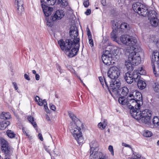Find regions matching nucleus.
<instances>
[{
	"label": "nucleus",
	"mask_w": 159,
	"mask_h": 159,
	"mask_svg": "<svg viewBox=\"0 0 159 159\" xmlns=\"http://www.w3.org/2000/svg\"><path fill=\"white\" fill-rule=\"evenodd\" d=\"M68 113L72 120L69 126L70 130L78 143L80 145L84 141L81 131L83 124L72 112H68Z\"/></svg>",
	"instance_id": "obj_1"
},
{
	"label": "nucleus",
	"mask_w": 159,
	"mask_h": 159,
	"mask_svg": "<svg viewBox=\"0 0 159 159\" xmlns=\"http://www.w3.org/2000/svg\"><path fill=\"white\" fill-rule=\"evenodd\" d=\"M127 106L130 109V113L137 111L140 109L143 105V98L141 93L139 91H134L129 95L127 102Z\"/></svg>",
	"instance_id": "obj_2"
},
{
	"label": "nucleus",
	"mask_w": 159,
	"mask_h": 159,
	"mask_svg": "<svg viewBox=\"0 0 159 159\" xmlns=\"http://www.w3.org/2000/svg\"><path fill=\"white\" fill-rule=\"evenodd\" d=\"M69 34L71 38H73L74 37V47L73 48L71 51H69L67 52L66 54L68 56L70 57H72L76 55L79 51L80 47L79 43L80 39L79 37H78V32L77 30V28L75 27H71L69 32Z\"/></svg>",
	"instance_id": "obj_3"
},
{
	"label": "nucleus",
	"mask_w": 159,
	"mask_h": 159,
	"mask_svg": "<svg viewBox=\"0 0 159 159\" xmlns=\"http://www.w3.org/2000/svg\"><path fill=\"white\" fill-rule=\"evenodd\" d=\"M152 113L151 111L148 109H145L142 112L139 109L137 111L132 112L131 116L139 122L146 124L150 121Z\"/></svg>",
	"instance_id": "obj_4"
},
{
	"label": "nucleus",
	"mask_w": 159,
	"mask_h": 159,
	"mask_svg": "<svg viewBox=\"0 0 159 159\" xmlns=\"http://www.w3.org/2000/svg\"><path fill=\"white\" fill-rule=\"evenodd\" d=\"M104 82L105 86L109 89L112 96L114 98L118 97L120 94V83L118 79L112 80L110 83V86L108 87V84L104 79Z\"/></svg>",
	"instance_id": "obj_5"
},
{
	"label": "nucleus",
	"mask_w": 159,
	"mask_h": 159,
	"mask_svg": "<svg viewBox=\"0 0 159 159\" xmlns=\"http://www.w3.org/2000/svg\"><path fill=\"white\" fill-rule=\"evenodd\" d=\"M132 49L134 52L129 53L128 57V61L133 63V65H138L141 61L140 56L142 53V49L139 46L134 47Z\"/></svg>",
	"instance_id": "obj_6"
},
{
	"label": "nucleus",
	"mask_w": 159,
	"mask_h": 159,
	"mask_svg": "<svg viewBox=\"0 0 159 159\" xmlns=\"http://www.w3.org/2000/svg\"><path fill=\"white\" fill-rule=\"evenodd\" d=\"M151 62L153 72L156 76L159 74V52L155 51L153 52L151 58Z\"/></svg>",
	"instance_id": "obj_7"
},
{
	"label": "nucleus",
	"mask_w": 159,
	"mask_h": 159,
	"mask_svg": "<svg viewBox=\"0 0 159 159\" xmlns=\"http://www.w3.org/2000/svg\"><path fill=\"white\" fill-rule=\"evenodd\" d=\"M74 37L71 38V39H68L64 41L63 40H60L58 41V44L61 49L63 51H65L66 53L68 52L72 47L74 46ZM75 41V40H74Z\"/></svg>",
	"instance_id": "obj_8"
},
{
	"label": "nucleus",
	"mask_w": 159,
	"mask_h": 159,
	"mask_svg": "<svg viewBox=\"0 0 159 159\" xmlns=\"http://www.w3.org/2000/svg\"><path fill=\"white\" fill-rule=\"evenodd\" d=\"M120 40L124 44L131 47L133 48L134 47L137 46L136 39L133 37L127 35H123L120 37Z\"/></svg>",
	"instance_id": "obj_9"
},
{
	"label": "nucleus",
	"mask_w": 159,
	"mask_h": 159,
	"mask_svg": "<svg viewBox=\"0 0 159 159\" xmlns=\"http://www.w3.org/2000/svg\"><path fill=\"white\" fill-rule=\"evenodd\" d=\"M134 11L139 14L143 16H146L148 15V11L147 7L140 2H137L133 5Z\"/></svg>",
	"instance_id": "obj_10"
},
{
	"label": "nucleus",
	"mask_w": 159,
	"mask_h": 159,
	"mask_svg": "<svg viewBox=\"0 0 159 159\" xmlns=\"http://www.w3.org/2000/svg\"><path fill=\"white\" fill-rule=\"evenodd\" d=\"M64 12L62 10L57 11L54 16H51L50 19L47 18V25L49 27H52L53 25V21L61 19L64 16Z\"/></svg>",
	"instance_id": "obj_11"
},
{
	"label": "nucleus",
	"mask_w": 159,
	"mask_h": 159,
	"mask_svg": "<svg viewBox=\"0 0 159 159\" xmlns=\"http://www.w3.org/2000/svg\"><path fill=\"white\" fill-rule=\"evenodd\" d=\"M114 56L115 55H112L111 52L108 50L106 51L102 56V60L104 64L109 66L112 64V63H114L113 61Z\"/></svg>",
	"instance_id": "obj_12"
},
{
	"label": "nucleus",
	"mask_w": 159,
	"mask_h": 159,
	"mask_svg": "<svg viewBox=\"0 0 159 159\" xmlns=\"http://www.w3.org/2000/svg\"><path fill=\"white\" fill-rule=\"evenodd\" d=\"M120 75L119 69L116 66L111 67L107 72L108 76L113 80L117 79Z\"/></svg>",
	"instance_id": "obj_13"
},
{
	"label": "nucleus",
	"mask_w": 159,
	"mask_h": 159,
	"mask_svg": "<svg viewBox=\"0 0 159 159\" xmlns=\"http://www.w3.org/2000/svg\"><path fill=\"white\" fill-rule=\"evenodd\" d=\"M1 143L2 152L6 155L5 156H7V157H8L11 154L12 152L11 149L9 146L8 143L4 139H2L1 140Z\"/></svg>",
	"instance_id": "obj_14"
},
{
	"label": "nucleus",
	"mask_w": 159,
	"mask_h": 159,
	"mask_svg": "<svg viewBox=\"0 0 159 159\" xmlns=\"http://www.w3.org/2000/svg\"><path fill=\"white\" fill-rule=\"evenodd\" d=\"M43 4L44 3L42 4V8L45 16V19L47 20V18L50 19L51 18V16L50 17V16L53 11V8L45 5H43Z\"/></svg>",
	"instance_id": "obj_15"
},
{
	"label": "nucleus",
	"mask_w": 159,
	"mask_h": 159,
	"mask_svg": "<svg viewBox=\"0 0 159 159\" xmlns=\"http://www.w3.org/2000/svg\"><path fill=\"white\" fill-rule=\"evenodd\" d=\"M98 143L95 141H92L90 143V154H92L94 157V155L97 152H100L97 151L98 150Z\"/></svg>",
	"instance_id": "obj_16"
},
{
	"label": "nucleus",
	"mask_w": 159,
	"mask_h": 159,
	"mask_svg": "<svg viewBox=\"0 0 159 159\" xmlns=\"http://www.w3.org/2000/svg\"><path fill=\"white\" fill-rule=\"evenodd\" d=\"M124 78L125 80L128 84H132L134 80L132 75L129 72H128L125 74Z\"/></svg>",
	"instance_id": "obj_17"
},
{
	"label": "nucleus",
	"mask_w": 159,
	"mask_h": 159,
	"mask_svg": "<svg viewBox=\"0 0 159 159\" xmlns=\"http://www.w3.org/2000/svg\"><path fill=\"white\" fill-rule=\"evenodd\" d=\"M90 159H105V156L102 152H96L94 156L91 154Z\"/></svg>",
	"instance_id": "obj_18"
},
{
	"label": "nucleus",
	"mask_w": 159,
	"mask_h": 159,
	"mask_svg": "<svg viewBox=\"0 0 159 159\" xmlns=\"http://www.w3.org/2000/svg\"><path fill=\"white\" fill-rule=\"evenodd\" d=\"M148 20L157 17L158 15L156 11L154 10H152L148 12Z\"/></svg>",
	"instance_id": "obj_19"
},
{
	"label": "nucleus",
	"mask_w": 159,
	"mask_h": 159,
	"mask_svg": "<svg viewBox=\"0 0 159 159\" xmlns=\"http://www.w3.org/2000/svg\"><path fill=\"white\" fill-rule=\"evenodd\" d=\"M120 94L119 96L124 97L126 96L129 92V90L126 87H124L120 89Z\"/></svg>",
	"instance_id": "obj_20"
},
{
	"label": "nucleus",
	"mask_w": 159,
	"mask_h": 159,
	"mask_svg": "<svg viewBox=\"0 0 159 159\" xmlns=\"http://www.w3.org/2000/svg\"><path fill=\"white\" fill-rule=\"evenodd\" d=\"M119 30H117L116 29H113V31L111 33V38L114 39V40L118 42L117 39V35H118V33H120Z\"/></svg>",
	"instance_id": "obj_21"
},
{
	"label": "nucleus",
	"mask_w": 159,
	"mask_h": 159,
	"mask_svg": "<svg viewBox=\"0 0 159 159\" xmlns=\"http://www.w3.org/2000/svg\"><path fill=\"white\" fill-rule=\"evenodd\" d=\"M129 25L126 23H122L119 28V32H121V33L124 32L125 30L128 29Z\"/></svg>",
	"instance_id": "obj_22"
},
{
	"label": "nucleus",
	"mask_w": 159,
	"mask_h": 159,
	"mask_svg": "<svg viewBox=\"0 0 159 159\" xmlns=\"http://www.w3.org/2000/svg\"><path fill=\"white\" fill-rule=\"evenodd\" d=\"M56 0H41V2L42 3L41 5L43 3H44L43 5H54L56 2Z\"/></svg>",
	"instance_id": "obj_23"
},
{
	"label": "nucleus",
	"mask_w": 159,
	"mask_h": 159,
	"mask_svg": "<svg viewBox=\"0 0 159 159\" xmlns=\"http://www.w3.org/2000/svg\"><path fill=\"white\" fill-rule=\"evenodd\" d=\"M10 121L4 120L0 123V129L3 130L5 129L8 126L10 125Z\"/></svg>",
	"instance_id": "obj_24"
},
{
	"label": "nucleus",
	"mask_w": 159,
	"mask_h": 159,
	"mask_svg": "<svg viewBox=\"0 0 159 159\" xmlns=\"http://www.w3.org/2000/svg\"><path fill=\"white\" fill-rule=\"evenodd\" d=\"M137 82L138 87L140 89H144L146 86L145 82L142 80H140Z\"/></svg>",
	"instance_id": "obj_25"
},
{
	"label": "nucleus",
	"mask_w": 159,
	"mask_h": 159,
	"mask_svg": "<svg viewBox=\"0 0 159 159\" xmlns=\"http://www.w3.org/2000/svg\"><path fill=\"white\" fill-rule=\"evenodd\" d=\"M132 75L133 80H134L135 82H137L140 80V76L137 70H134Z\"/></svg>",
	"instance_id": "obj_26"
},
{
	"label": "nucleus",
	"mask_w": 159,
	"mask_h": 159,
	"mask_svg": "<svg viewBox=\"0 0 159 159\" xmlns=\"http://www.w3.org/2000/svg\"><path fill=\"white\" fill-rule=\"evenodd\" d=\"M107 124V120H104L103 121L99 123L98 125V126L100 129L103 130L105 128Z\"/></svg>",
	"instance_id": "obj_27"
},
{
	"label": "nucleus",
	"mask_w": 159,
	"mask_h": 159,
	"mask_svg": "<svg viewBox=\"0 0 159 159\" xmlns=\"http://www.w3.org/2000/svg\"><path fill=\"white\" fill-rule=\"evenodd\" d=\"M0 118L3 120L9 119L10 118V115L9 113L2 112L0 115Z\"/></svg>",
	"instance_id": "obj_28"
},
{
	"label": "nucleus",
	"mask_w": 159,
	"mask_h": 159,
	"mask_svg": "<svg viewBox=\"0 0 159 159\" xmlns=\"http://www.w3.org/2000/svg\"><path fill=\"white\" fill-rule=\"evenodd\" d=\"M16 8H17V12L18 14L21 15L24 11L23 7L22 6V2H20V7Z\"/></svg>",
	"instance_id": "obj_29"
},
{
	"label": "nucleus",
	"mask_w": 159,
	"mask_h": 159,
	"mask_svg": "<svg viewBox=\"0 0 159 159\" xmlns=\"http://www.w3.org/2000/svg\"><path fill=\"white\" fill-rule=\"evenodd\" d=\"M124 97H123L121 96L118 99V102L120 103L122 105H127V102H127V99H125Z\"/></svg>",
	"instance_id": "obj_30"
},
{
	"label": "nucleus",
	"mask_w": 159,
	"mask_h": 159,
	"mask_svg": "<svg viewBox=\"0 0 159 159\" xmlns=\"http://www.w3.org/2000/svg\"><path fill=\"white\" fill-rule=\"evenodd\" d=\"M124 97H123L121 96L118 99V102L120 103L122 105H127V102H127V99H125Z\"/></svg>",
	"instance_id": "obj_31"
},
{
	"label": "nucleus",
	"mask_w": 159,
	"mask_h": 159,
	"mask_svg": "<svg viewBox=\"0 0 159 159\" xmlns=\"http://www.w3.org/2000/svg\"><path fill=\"white\" fill-rule=\"evenodd\" d=\"M133 63L129 61V62H126L125 66L126 69L129 71H132L133 70Z\"/></svg>",
	"instance_id": "obj_32"
},
{
	"label": "nucleus",
	"mask_w": 159,
	"mask_h": 159,
	"mask_svg": "<svg viewBox=\"0 0 159 159\" xmlns=\"http://www.w3.org/2000/svg\"><path fill=\"white\" fill-rule=\"evenodd\" d=\"M152 122L155 126L157 127L159 125V118L157 116L153 117Z\"/></svg>",
	"instance_id": "obj_33"
},
{
	"label": "nucleus",
	"mask_w": 159,
	"mask_h": 159,
	"mask_svg": "<svg viewBox=\"0 0 159 159\" xmlns=\"http://www.w3.org/2000/svg\"><path fill=\"white\" fill-rule=\"evenodd\" d=\"M7 135L10 138H12L15 137L16 134L14 132L10 130H8L7 131Z\"/></svg>",
	"instance_id": "obj_34"
},
{
	"label": "nucleus",
	"mask_w": 159,
	"mask_h": 159,
	"mask_svg": "<svg viewBox=\"0 0 159 159\" xmlns=\"http://www.w3.org/2000/svg\"><path fill=\"white\" fill-rule=\"evenodd\" d=\"M58 2L62 7L67 6L68 5V2L66 0H58Z\"/></svg>",
	"instance_id": "obj_35"
},
{
	"label": "nucleus",
	"mask_w": 159,
	"mask_h": 159,
	"mask_svg": "<svg viewBox=\"0 0 159 159\" xmlns=\"http://www.w3.org/2000/svg\"><path fill=\"white\" fill-rule=\"evenodd\" d=\"M28 119V120L33 125L34 127H35L37 126L36 123L34 122V118L33 117L31 116H29Z\"/></svg>",
	"instance_id": "obj_36"
},
{
	"label": "nucleus",
	"mask_w": 159,
	"mask_h": 159,
	"mask_svg": "<svg viewBox=\"0 0 159 159\" xmlns=\"http://www.w3.org/2000/svg\"><path fill=\"white\" fill-rule=\"evenodd\" d=\"M143 135L146 137H150L152 135V133L151 131L146 130L144 131Z\"/></svg>",
	"instance_id": "obj_37"
},
{
	"label": "nucleus",
	"mask_w": 159,
	"mask_h": 159,
	"mask_svg": "<svg viewBox=\"0 0 159 159\" xmlns=\"http://www.w3.org/2000/svg\"><path fill=\"white\" fill-rule=\"evenodd\" d=\"M137 70L139 75H144L146 73V71L143 67H141Z\"/></svg>",
	"instance_id": "obj_38"
},
{
	"label": "nucleus",
	"mask_w": 159,
	"mask_h": 159,
	"mask_svg": "<svg viewBox=\"0 0 159 159\" xmlns=\"http://www.w3.org/2000/svg\"><path fill=\"white\" fill-rule=\"evenodd\" d=\"M21 2H22V6H23V2L22 0H15V5L16 7H20Z\"/></svg>",
	"instance_id": "obj_39"
},
{
	"label": "nucleus",
	"mask_w": 159,
	"mask_h": 159,
	"mask_svg": "<svg viewBox=\"0 0 159 159\" xmlns=\"http://www.w3.org/2000/svg\"><path fill=\"white\" fill-rule=\"evenodd\" d=\"M38 104L40 106H42L46 103V100L45 99L42 100L40 98V100H39L38 102Z\"/></svg>",
	"instance_id": "obj_40"
},
{
	"label": "nucleus",
	"mask_w": 159,
	"mask_h": 159,
	"mask_svg": "<svg viewBox=\"0 0 159 159\" xmlns=\"http://www.w3.org/2000/svg\"><path fill=\"white\" fill-rule=\"evenodd\" d=\"M89 39V44L90 45V46L91 47H93V40L92 39V37H89V38H88Z\"/></svg>",
	"instance_id": "obj_41"
},
{
	"label": "nucleus",
	"mask_w": 159,
	"mask_h": 159,
	"mask_svg": "<svg viewBox=\"0 0 159 159\" xmlns=\"http://www.w3.org/2000/svg\"><path fill=\"white\" fill-rule=\"evenodd\" d=\"M113 26L114 27L113 29H116L117 30H119V28H118V23L114 21L113 23Z\"/></svg>",
	"instance_id": "obj_42"
},
{
	"label": "nucleus",
	"mask_w": 159,
	"mask_h": 159,
	"mask_svg": "<svg viewBox=\"0 0 159 159\" xmlns=\"http://www.w3.org/2000/svg\"><path fill=\"white\" fill-rule=\"evenodd\" d=\"M22 130L23 133L25 134L27 136H28V138H30V136L29 134V132H27V130L25 129L24 128H22Z\"/></svg>",
	"instance_id": "obj_43"
},
{
	"label": "nucleus",
	"mask_w": 159,
	"mask_h": 159,
	"mask_svg": "<svg viewBox=\"0 0 159 159\" xmlns=\"http://www.w3.org/2000/svg\"><path fill=\"white\" fill-rule=\"evenodd\" d=\"M83 4L85 7H88L89 5V0H84Z\"/></svg>",
	"instance_id": "obj_44"
},
{
	"label": "nucleus",
	"mask_w": 159,
	"mask_h": 159,
	"mask_svg": "<svg viewBox=\"0 0 159 159\" xmlns=\"http://www.w3.org/2000/svg\"><path fill=\"white\" fill-rule=\"evenodd\" d=\"M44 148L45 150L50 154V151L52 150L49 146H45Z\"/></svg>",
	"instance_id": "obj_45"
},
{
	"label": "nucleus",
	"mask_w": 159,
	"mask_h": 159,
	"mask_svg": "<svg viewBox=\"0 0 159 159\" xmlns=\"http://www.w3.org/2000/svg\"><path fill=\"white\" fill-rule=\"evenodd\" d=\"M109 150L111 152V154L112 155H114V151L113 150V146L110 145L109 146L108 148Z\"/></svg>",
	"instance_id": "obj_46"
},
{
	"label": "nucleus",
	"mask_w": 159,
	"mask_h": 159,
	"mask_svg": "<svg viewBox=\"0 0 159 159\" xmlns=\"http://www.w3.org/2000/svg\"><path fill=\"white\" fill-rule=\"evenodd\" d=\"M87 35L88 36V38H89V37H92L91 34V32L90 31L89 29L88 28H87Z\"/></svg>",
	"instance_id": "obj_47"
},
{
	"label": "nucleus",
	"mask_w": 159,
	"mask_h": 159,
	"mask_svg": "<svg viewBox=\"0 0 159 159\" xmlns=\"http://www.w3.org/2000/svg\"><path fill=\"white\" fill-rule=\"evenodd\" d=\"M91 13V10L90 9H88L85 12V14L87 15H89Z\"/></svg>",
	"instance_id": "obj_48"
},
{
	"label": "nucleus",
	"mask_w": 159,
	"mask_h": 159,
	"mask_svg": "<svg viewBox=\"0 0 159 159\" xmlns=\"http://www.w3.org/2000/svg\"><path fill=\"white\" fill-rule=\"evenodd\" d=\"M156 39H154L153 40V42L156 43V44L157 45V46H158V44L159 43V40L158 39V38H157L156 37Z\"/></svg>",
	"instance_id": "obj_49"
},
{
	"label": "nucleus",
	"mask_w": 159,
	"mask_h": 159,
	"mask_svg": "<svg viewBox=\"0 0 159 159\" xmlns=\"http://www.w3.org/2000/svg\"><path fill=\"white\" fill-rule=\"evenodd\" d=\"M43 105L44 106V108L45 109V110L46 112H47L49 110H48V108L47 106V103L46 102V103H45L44 104H43Z\"/></svg>",
	"instance_id": "obj_50"
},
{
	"label": "nucleus",
	"mask_w": 159,
	"mask_h": 159,
	"mask_svg": "<svg viewBox=\"0 0 159 159\" xmlns=\"http://www.w3.org/2000/svg\"><path fill=\"white\" fill-rule=\"evenodd\" d=\"M50 106L51 109L53 111H55L56 110V107L55 106L53 105H51V104H50Z\"/></svg>",
	"instance_id": "obj_51"
},
{
	"label": "nucleus",
	"mask_w": 159,
	"mask_h": 159,
	"mask_svg": "<svg viewBox=\"0 0 159 159\" xmlns=\"http://www.w3.org/2000/svg\"><path fill=\"white\" fill-rule=\"evenodd\" d=\"M99 80H100V82L102 85L103 86V87H104L103 86L104 85V83L103 81L102 78L101 77H99Z\"/></svg>",
	"instance_id": "obj_52"
},
{
	"label": "nucleus",
	"mask_w": 159,
	"mask_h": 159,
	"mask_svg": "<svg viewBox=\"0 0 159 159\" xmlns=\"http://www.w3.org/2000/svg\"><path fill=\"white\" fill-rule=\"evenodd\" d=\"M12 84L13 85L14 87V88L15 89V90H17V89H18V88L17 86L16 83L15 82H14L12 83Z\"/></svg>",
	"instance_id": "obj_53"
},
{
	"label": "nucleus",
	"mask_w": 159,
	"mask_h": 159,
	"mask_svg": "<svg viewBox=\"0 0 159 159\" xmlns=\"http://www.w3.org/2000/svg\"><path fill=\"white\" fill-rule=\"evenodd\" d=\"M24 77L26 79L28 80H30V79L29 77V76L26 74H25Z\"/></svg>",
	"instance_id": "obj_54"
},
{
	"label": "nucleus",
	"mask_w": 159,
	"mask_h": 159,
	"mask_svg": "<svg viewBox=\"0 0 159 159\" xmlns=\"http://www.w3.org/2000/svg\"><path fill=\"white\" fill-rule=\"evenodd\" d=\"M39 137V139L42 141L43 140V139L42 136V135L41 134L39 133L38 135Z\"/></svg>",
	"instance_id": "obj_55"
},
{
	"label": "nucleus",
	"mask_w": 159,
	"mask_h": 159,
	"mask_svg": "<svg viewBox=\"0 0 159 159\" xmlns=\"http://www.w3.org/2000/svg\"><path fill=\"white\" fill-rule=\"evenodd\" d=\"M122 146H125V147H128L130 148H131V147H130V145H129V144H127L125 143H122Z\"/></svg>",
	"instance_id": "obj_56"
},
{
	"label": "nucleus",
	"mask_w": 159,
	"mask_h": 159,
	"mask_svg": "<svg viewBox=\"0 0 159 159\" xmlns=\"http://www.w3.org/2000/svg\"><path fill=\"white\" fill-rule=\"evenodd\" d=\"M40 76L38 74H36L35 75V79L37 80H39Z\"/></svg>",
	"instance_id": "obj_57"
},
{
	"label": "nucleus",
	"mask_w": 159,
	"mask_h": 159,
	"mask_svg": "<svg viewBox=\"0 0 159 159\" xmlns=\"http://www.w3.org/2000/svg\"><path fill=\"white\" fill-rule=\"evenodd\" d=\"M101 3L103 6L106 5V2L105 0H102Z\"/></svg>",
	"instance_id": "obj_58"
},
{
	"label": "nucleus",
	"mask_w": 159,
	"mask_h": 159,
	"mask_svg": "<svg viewBox=\"0 0 159 159\" xmlns=\"http://www.w3.org/2000/svg\"><path fill=\"white\" fill-rule=\"evenodd\" d=\"M40 100V98L38 96H36L35 97V101L38 102L39 100Z\"/></svg>",
	"instance_id": "obj_59"
},
{
	"label": "nucleus",
	"mask_w": 159,
	"mask_h": 159,
	"mask_svg": "<svg viewBox=\"0 0 159 159\" xmlns=\"http://www.w3.org/2000/svg\"><path fill=\"white\" fill-rule=\"evenodd\" d=\"M46 119L48 121H50V118L48 116V115H46Z\"/></svg>",
	"instance_id": "obj_60"
},
{
	"label": "nucleus",
	"mask_w": 159,
	"mask_h": 159,
	"mask_svg": "<svg viewBox=\"0 0 159 159\" xmlns=\"http://www.w3.org/2000/svg\"><path fill=\"white\" fill-rule=\"evenodd\" d=\"M137 158H139V159H141V158L139 157H137V156L134 157H132L131 159H137Z\"/></svg>",
	"instance_id": "obj_61"
},
{
	"label": "nucleus",
	"mask_w": 159,
	"mask_h": 159,
	"mask_svg": "<svg viewBox=\"0 0 159 159\" xmlns=\"http://www.w3.org/2000/svg\"><path fill=\"white\" fill-rule=\"evenodd\" d=\"M32 72L33 74H35V75H36V72L35 70H32Z\"/></svg>",
	"instance_id": "obj_62"
},
{
	"label": "nucleus",
	"mask_w": 159,
	"mask_h": 159,
	"mask_svg": "<svg viewBox=\"0 0 159 159\" xmlns=\"http://www.w3.org/2000/svg\"><path fill=\"white\" fill-rule=\"evenodd\" d=\"M79 79L80 80V81H81V83H83L84 85V84L83 83V81H82L80 79V77H79Z\"/></svg>",
	"instance_id": "obj_63"
},
{
	"label": "nucleus",
	"mask_w": 159,
	"mask_h": 159,
	"mask_svg": "<svg viewBox=\"0 0 159 159\" xmlns=\"http://www.w3.org/2000/svg\"><path fill=\"white\" fill-rule=\"evenodd\" d=\"M79 79L80 80V81H81V83H83L84 85V84L83 83V81H82L80 79V77H79Z\"/></svg>",
	"instance_id": "obj_64"
}]
</instances>
